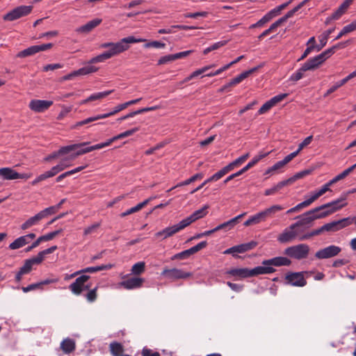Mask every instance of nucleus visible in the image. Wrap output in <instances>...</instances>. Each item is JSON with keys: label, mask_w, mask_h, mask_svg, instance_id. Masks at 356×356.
Segmentation results:
<instances>
[{"label": "nucleus", "mask_w": 356, "mask_h": 356, "mask_svg": "<svg viewBox=\"0 0 356 356\" xmlns=\"http://www.w3.org/2000/svg\"><path fill=\"white\" fill-rule=\"evenodd\" d=\"M146 41L143 38H136L133 35L121 39L118 42H104L100 45L101 48L108 49L102 54L92 58L88 63L92 64L102 63L115 56H117L129 49V44L138 43Z\"/></svg>", "instance_id": "1"}, {"label": "nucleus", "mask_w": 356, "mask_h": 356, "mask_svg": "<svg viewBox=\"0 0 356 356\" xmlns=\"http://www.w3.org/2000/svg\"><path fill=\"white\" fill-rule=\"evenodd\" d=\"M345 198L343 196L341 200L322 204L310 209L309 212H312V216L314 220L324 218L346 207L348 203L345 202Z\"/></svg>", "instance_id": "2"}, {"label": "nucleus", "mask_w": 356, "mask_h": 356, "mask_svg": "<svg viewBox=\"0 0 356 356\" xmlns=\"http://www.w3.org/2000/svg\"><path fill=\"white\" fill-rule=\"evenodd\" d=\"M309 247L305 243L288 247L284 251V254L297 260L306 259L309 255Z\"/></svg>", "instance_id": "3"}, {"label": "nucleus", "mask_w": 356, "mask_h": 356, "mask_svg": "<svg viewBox=\"0 0 356 356\" xmlns=\"http://www.w3.org/2000/svg\"><path fill=\"white\" fill-rule=\"evenodd\" d=\"M89 275H81L69 286V289L75 296H80L84 291L90 290L91 284L88 283Z\"/></svg>", "instance_id": "4"}, {"label": "nucleus", "mask_w": 356, "mask_h": 356, "mask_svg": "<svg viewBox=\"0 0 356 356\" xmlns=\"http://www.w3.org/2000/svg\"><path fill=\"white\" fill-rule=\"evenodd\" d=\"M312 212L309 211L305 212L304 213L298 216L295 218L298 220L292 224V227H296L299 231L300 234H304L305 231L310 228L313 225L314 221L312 216Z\"/></svg>", "instance_id": "5"}, {"label": "nucleus", "mask_w": 356, "mask_h": 356, "mask_svg": "<svg viewBox=\"0 0 356 356\" xmlns=\"http://www.w3.org/2000/svg\"><path fill=\"white\" fill-rule=\"evenodd\" d=\"M33 9L31 6H20L15 8L3 16L4 21L13 22L29 15Z\"/></svg>", "instance_id": "6"}, {"label": "nucleus", "mask_w": 356, "mask_h": 356, "mask_svg": "<svg viewBox=\"0 0 356 356\" xmlns=\"http://www.w3.org/2000/svg\"><path fill=\"white\" fill-rule=\"evenodd\" d=\"M299 231L300 230H297L296 227H292L291 224L278 235L277 241L280 243H288L293 241L296 238L299 240V236L302 235L299 233Z\"/></svg>", "instance_id": "7"}, {"label": "nucleus", "mask_w": 356, "mask_h": 356, "mask_svg": "<svg viewBox=\"0 0 356 356\" xmlns=\"http://www.w3.org/2000/svg\"><path fill=\"white\" fill-rule=\"evenodd\" d=\"M87 144H88V143H81L61 147L58 151L54 152L49 155H48L47 157H45L44 161H49L60 156L67 154L70 152L74 151L83 146H85Z\"/></svg>", "instance_id": "8"}, {"label": "nucleus", "mask_w": 356, "mask_h": 356, "mask_svg": "<svg viewBox=\"0 0 356 356\" xmlns=\"http://www.w3.org/2000/svg\"><path fill=\"white\" fill-rule=\"evenodd\" d=\"M304 272H296L286 274L285 276L286 284L300 287L305 286L307 281L304 277Z\"/></svg>", "instance_id": "9"}, {"label": "nucleus", "mask_w": 356, "mask_h": 356, "mask_svg": "<svg viewBox=\"0 0 356 356\" xmlns=\"http://www.w3.org/2000/svg\"><path fill=\"white\" fill-rule=\"evenodd\" d=\"M40 263L36 259L33 257L25 260L24 265L19 268V271L15 275V282H20L24 275L29 274L33 266L35 264H40Z\"/></svg>", "instance_id": "10"}, {"label": "nucleus", "mask_w": 356, "mask_h": 356, "mask_svg": "<svg viewBox=\"0 0 356 356\" xmlns=\"http://www.w3.org/2000/svg\"><path fill=\"white\" fill-rule=\"evenodd\" d=\"M185 227L182 224L181 221H180L179 223L174 225L171 227H168L163 229L161 231H159L155 234L156 238H161V240H164L168 237H170L175 234L176 233L179 232L181 229H184Z\"/></svg>", "instance_id": "11"}, {"label": "nucleus", "mask_w": 356, "mask_h": 356, "mask_svg": "<svg viewBox=\"0 0 356 356\" xmlns=\"http://www.w3.org/2000/svg\"><path fill=\"white\" fill-rule=\"evenodd\" d=\"M341 249L334 245L321 249L315 254V257L319 259H328L337 256Z\"/></svg>", "instance_id": "12"}, {"label": "nucleus", "mask_w": 356, "mask_h": 356, "mask_svg": "<svg viewBox=\"0 0 356 356\" xmlns=\"http://www.w3.org/2000/svg\"><path fill=\"white\" fill-rule=\"evenodd\" d=\"M161 275L167 277L169 279L179 280L190 277L192 276V273L189 272H184L181 269L175 268L172 269H163L161 273Z\"/></svg>", "instance_id": "13"}, {"label": "nucleus", "mask_w": 356, "mask_h": 356, "mask_svg": "<svg viewBox=\"0 0 356 356\" xmlns=\"http://www.w3.org/2000/svg\"><path fill=\"white\" fill-rule=\"evenodd\" d=\"M51 105H53L52 101L32 99L29 104V107L35 113H43L48 110Z\"/></svg>", "instance_id": "14"}, {"label": "nucleus", "mask_w": 356, "mask_h": 356, "mask_svg": "<svg viewBox=\"0 0 356 356\" xmlns=\"http://www.w3.org/2000/svg\"><path fill=\"white\" fill-rule=\"evenodd\" d=\"M209 206L206 204L202 208L196 210L194 211L191 216L183 219L181 221L182 224L185 227L190 225L192 222L196 221L197 220L204 217L207 213V209H209Z\"/></svg>", "instance_id": "15"}, {"label": "nucleus", "mask_w": 356, "mask_h": 356, "mask_svg": "<svg viewBox=\"0 0 356 356\" xmlns=\"http://www.w3.org/2000/svg\"><path fill=\"white\" fill-rule=\"evenodd\" d=\"M262 265L270 266H289L291 261L286 257H276L269 259H265L261 262Z\"/></svg>", "instance_id": "16"}, {"label": "nucleus", "mask_w": 356, "mask_h": 356, "mask_svg": "<svg viewBox=\"0 0 356 356\" xmlns=\"http://www.w3.org/2000/svg\"><path fill=\"white\" fill-rule=\"evenodd\" d=\"M144 279L140 277H133L120 283V285L127 290L138 289L141 287Z\"/></svg>", "instance_id": "17"}, {"label": "nucleus", "mask_w": 356, "mask_h": 356, "mask_svg": "<svg viewBox=\"0 0 356 356\" xmlns=\"http://www.w3.org/2000/svg\"><path fill=\"white\" fill-rule=\"evenodd\" d=\"M58 282V279H57V278H55V279H46V280H42V281H41L40 282L33 283V284L28 285L27 286H23L22 288V290L24 293H28V292H29L31 291H33V290H36V289H41L42 286L43 285H47V284H53V283H56Z\"/></svg>", "instance_id": "18"}, {"label": "nucleus", "mask_w": 356, "mask_h": 356, "mask_svg": "<svg viewBox=\"0 0 356 356\" xmlns=\"http://www.w3.org/2000/svg\"><path fill=\"white\" fill-rule=\"evenodd\" d=\"M323 62L319 55L309 58L302 65V70H314L317 69Z\"/></svg>", "instance_id": "19"}, {"label": "nucleus", "mask_w": 356, "mask_h": 356, "mask_svg": "<svg viewBox=\"0 0 356 356\" xmlns=\"http://www.w3.org/2000/svg\"><path fill=\"white\" fill-rule=\"evenodd\" d=\"M102 22L100 18H95L92 20L89 21L86 24L79 26L76 29V32L81 33H88L95 28L98 26Z\"/></svg>", "instance_id": "20"}, {"label": "nucleus", "mask_w": 356, "mask_h": 356, "mask_svg": "<svg viewBox=\"0 0 356 356\" xmlns=\"http://www.w3.org/2000/svg\"><path fill=\"white\" fill-rule=\"evenodd\" d=\"M227 275L238 279H245L250 277V269L248 268H232L226 271Z\"/></svg>", "instance_id": "21"}, {"label": "nucleus", "mask_w": 356, "mask_h": 356, "mask_svg": "<svg viewBox=\"0 0 356 356\" xmlns=\"http://www.w3.org/2000/svg\"><path fill=\"white\" fill-rule=\"evenodd\" d=\"M276 271L275 268L270 266H259L252 269H250V277L259 275L270 274Z\"/></svg>", "instance_id": "22"}, {"label": "nucleus", "mask_w": 356, "mask_h": 356, "mask_svg": "<svg viewBox=\"0 0 356 356\" xmlns=\"http://www.w3.org/2000/svg\"><path fill=\"white\" fill-rule=\"evenodd\" d=\"M264 65V64L261 63L257 67H254L248 70L243 72L241 74H240L239 75H238L237 76H236L235 78H234L231 80L232 81V83L234 86L240 83L243 79L248 77L250 74H252L254 72L257 71L259 68L262 67Z\"/></svg>", "instance_id": "23"}, {"label": "nucleus", "mask_w": 356, "mask_h": 356, "mask_svg": "<svg viewBox=\"0 0 356 356\" xmlns=\"http://www.w3.org/2000/svg\"><path fill=\"white\" fill-rule=\"evenodd\" d=\"M257 242L251 241L248 243H242L238 245L233 246L234 254L244 253L247 251L254 249L257 245Z\"/></svg>", "instance_id": "24"}, {"label": "nucleus", "mask_w": 356, "mask_h": 356, "mask_svg": "<svg viewBox=\"0 0 356 356\" xmlns=\"http://www.w3.org/2000/svg\"><path fill=\"white\" fill-rule=\"evenodd\" d=\"M60 348L65 354L72 353L76 348V343L74 339L66 338L60 343Z\"/></svg>", "instance_id": "25"}, {"label": "nucleus", "mask_w": 356, "mask_h": 356, "mask_svg": "<svg viewBox=\"0 0 356 356\" xmlns=\"http://www.w3.org/2000/svg\"><path fill=\"white\" fill-rule=\"evenodd\" d=\"M0 177L6 180H13L17 179V172L10 168H0Z\"/></svg>", "instance_id": "26"}, {"label": "nucleus", "mask_w": 356, "mask_h": 356, "mask_svg": "<svg viewBox=\"0 0 356 356\" xmlns=\"http://www.w3.org/2000/svg\"><path fill=\"white\" fill-rule=\"evenodd\" d=\"M42 217L40 216V212L35 214L34 216L29 218L26 220L22 225L21 229L23 230L27 229L31 227L38 225L39 222L42 220Z\"/></svg>", "instance_id": "27"}, {"label": "nucleus", "mask_w": 356, "mask_h": 356, "mask_svg": "<svg viewBox=\"0 0 356 356\" xmlns=\"http://www.w3.org/2000/svg\"><path fill=\"white\" fill-rule=\"evenodd\" d=\"M109 350L112 356H120L124 349L121 343L114 341L109 344Z\"/></svg>", "instance_id": "28"}, {"label": "nucleus", "mask_w": 356, "mask_h": 356, "mask_svg": "<svg viewBox=\"0 0 356 356\" xmlns=\"http://www.w3.org/2000/svg\"><path fill=\"white\" fill-rule=\"evenodd\" d=\"M265 219L263 216L261 211L252 216H250L243 223L244 226L248 227L252 225H257L261 222H264Z\"/></svg>", "instance_id": "29"}, {"label": "nucleus", "mask_w": 356, "mask_h": 356, "mask_svg": "<svg viewBox=\"0 0 356 356\" xmlns=\"http://www.w3.org/2000/svg\"><path fill=\"white\" fill-rule=\"evenodd\" d=\"M173 29H178L179 30H193L195 29L196 27L192 26H186V25H173L171 26L168 29H161L158 31L159 34H169L173 33Z\"/></svg>", "instance_id": "30"}, {"label": "nucleus", "mask_w": 356, "mask_h": 356, "mask_svg": "<svg viewBox=\"0 0 356 356\" xmlns=\"http://www.w3.org/2000/svg\"><path fill=\"white\" fill-rule=\"evenodd\" d=\"M203 177H204L203 173H202V172L197 173V174L193 175L192 177H191L189 179H187L181 182L178 183L176 186L170 188L168 190V191H171L172 190H173L174 188H177V187H181V186L188 185V184L195 181L196 180L202 179Z\"/></svg>", "instance_id": "31"}, {"label": "nucleus", "mask_w": 356, "mask_h": 356, "mask_svg": "<svg viewBox=\"0 0 356 356\" xmlns=\"http://www.w3.org/2000/svg\"><path fill=\"white\" fill-rule=\"evenodd\" d=\"M283 207L281 205L275 204L270 207L269 208H267L261 211V212L266 221L268 218L273 217L276 212L281 211Z\"/></svg>", "instance_id": "32"}, {"label": "nucleus", "mask_w": 356, "mask_h": 356, "mask_svg": "<svg viewBox=\"0 0 356 356\" xmlns=\"http://www.w3.org/2000/svg\"><path fill=\"white\" fill-rule=\"evenodd\" d=\"M26 236H22L17 238H16L13 242H12L9 245V248L10 250H16L18 248H20L25 245L28 244L29 243V241H27L26 238Z\"/></svg>", "instance_id": "33"}, {"label": "nucleus", "mask_w": 356, "mask_h": 356, "mask_svg": "<svg viewBox=\"0 0 356 356\" xmlns=\"http://www.w3.org/2000/svg\"><path fill=\"white\" fill-rule=\"evenodd\" d=\"M113 267L112 264H107V265H101L97 266H93V267H87L83 269L80 270V272L81 274L86 273H95L100 270H108L111 269Z\"/></svg>", "instance_id": "34"}, {"label": "nucleus", "mask_w": 356, "mask_h": 356, "mask_svg": "<svg viewBox=\"0 0 356 356\" xmlns=\"http://www.w3.org/2000/svg\"><path fill=\"white\" fill-rule=\"evenodd\" d=\"M88 64L89 65L76 70L75 74H76L77 76H83L96 72L98 70V67L92 65L90 63Z\"/></svg>", "instance_id": "35"}, {"label": "nucleus", "mask_w": 356, "mask_h": 356, "mask_svg": "<svg viewBox=\"0 0 356 356\" xmlns=\"http://www.w3.org/2000/svg\"><path fill=\"white\" fill-rule=\"evenodd\" d=\"M86 167H87V165H81V166H79L73 170L65 172L62 173L61 175H60L59 176H58L56 179V182H60L65 177L72 175L76 172H79L81 170L86 168Z\"/></svg>", "instance_id": "36"}, {"label": "nucleus", "mask_w": 356, "mask_h": 356, "mask_svg": "<svg viewBox=\"0 0 356 356\" xmlns=\"http://www.w3.org/2000/svg\"><path fill=\"white\" fill-rule=\"evenodd\" d=\"M104 114H99V115H95V116H92V117H90V118H88L83 120H81V121H79V122H77L73 127L72 128L74 129H76L79 127H81V126H83V125H85V124H88L90 122H95L96 120H101V119H104Z\"/></svg>", "instance_id": "37"}, {"label": "nucleus", "mask_w": 356, "mask_h": 356, "mask_svg": "<svg viewBox=\"0 0 356 356\" xmlns=\"http://www.w3.org/2000/svg\"><path fill=\"white\" fill-rule=\"evenodd\" d=\"M104 114H99V115H95V116H92V117H90V118H88L83 120H81V121H79V122H77L73 127L72 128L74 129H76L79 127H81V126H83V125H85V124H88L90 122H95L96 120H101V119H104Z\"/></svg>", "instance_id": "38"}, {"label": "nucleus", "mask_w": 356, "mask_h": 356, "mask_svg": "<svg viewBox=\"0 0 356 356\" xmlns=\"http://www.w3.org/2000/svg\"><path fill=\"white\" fill-rule=\"evenodd\" d=\"M323 232H325L324 229H323V226H321V227L314 229L310 232H307L306 234H302V236H300L299 241L307 240V239L310 238L311 237L320 235Z\"/></svg>", "instance_id": "39"}, {"label": "nucleus", "mask_w": 356, "mask_h": 356, "mask_svg": "<svg viewBox=\"0 0 356 356\" xmlns=\"http://www.w3.org/2000/svg\"><path fill=\"white\" fill-rule=\"evenodd\" d=\"M284 186H287L285 180L278 182L275 186L265 191L264 195L266 196L274 195L276 192L281 190Z\"/></svg>", "instance_id": "40"}, {"label": "nucleus", "mask_w": 356, "mask_h": 356, "mask_svg": "<svg viewBox=\"0 0 356 356\" xmlns=\"http://www.w3.org/2000/svg\"><path fill=\"white\" fill-rule=\"evenodd\" d=\"M309 173H310V170H307L299 172L296 173V175H294L293 176H292L291 177H290L287 179H285V181H286L287 186L291 185L296 180L304 177L305 176L309 175Z\"/></svg>", "instance_id": "41"}, {"label": "nucleus", "mask_w": 356, "mask_h": 356, "mask_svg": "<svg viewBox=\"0 0 356 356\" xmlns=\"http://www.w3.org/2000/svg\"><path fill=\"white\" fill-rule=\"evenodd\" d=\"M350 6L348 1L344 0L339 7L334 12L335 18H340L347 10L348 7Z\"/></svg>", "instance_id": "42"}, {"label": "nucleus", "mask_w": 356, "mask_h": 356, "mask_svg": "<svg viewBox=\"0 0 356 356\" xmlns=\"http://www.w3.org/2000/svg\"><path fill=\"white\" fill-rule=\"evenodd\" d=\"M145 270V263L144 261H139L136 263L131 267V273L135 275L142 274Z\"/></svg>", "instance_id": "43"}, {"label": "nucleus", "mask_w": 356, "mask_h": 356, "mask_svg": "<svg viewBox=\"0 0 356 356\" xmlns=\"http://www.w3.org/2000/svg\"><path fill=\"white\" fill-rule=\"evenodd\" d=\"M35 47V46H34V45L31 46V47H28L27 49H25L21 51H19L17 54L16 57L26 58V57L31 56H33V55L37 54Z\"/></svg>", "instance_id": "44"}, {"label": "nucleus", "mask_w": 356, "mask_h": 356, "mask_svg": "<svg viewBox=\"0 0 356 356\" xmlns=\"http://www.w3.org/2000/svg\"><path fill=\"white\" fill-rule=\"evenodd\" d=\"M57 249L58 247L56 245H53L47 249L40 251L35 257L39 262L41 263L44 260L45 255L53 253Z\"/></svg>", "instance_id": "45"}, {"label": "nucleus", "mask_w": 356, "mask_h": 356, "mask_svg": "<svg viewBox=\"0 0 356 356\" xmlns=\"http://www.w3.org/2000/svg\"><path fill=\"white\" fill-rule=\"evenodd\" d=\"M97 289L98 286H95L93 289L89 290L86 294H84V297L87 300L88 302H94L97 298Z\"/></svg>", "instance_id": "46"}, {"label": "nucleus", "mask_w": 356, "mask_h": 356, "mask_svg": "<svg viewBox=\"0 0 356 356\" xmlns=\"http://www.w3.org/2000/svg\"><path fill=\"white\" fill-rule=\"evenodd\" d=\"M325 232H335L339 229L337 220L332 221L323 225Z\"/></svg>", "instance_id": "47"}, {"label": "nucleus", "mask_w": 356, "mask_h": 356, "mask_svg": "<svg viewBox=\"0 0 356 356\" xmlns=\"http://www.w3.org/2000/svg\"><path fill=\"white\" fill-rule=\"evenodd\" d=\"M112 92H113V90H107V91L99 92L92 94L90 96H89L88 97V101L92 102V101L103 99V98L107 97L108 95H109L110 94H111Z\"/></svg>", "instance_id": "48"}, {"label": "nucleus", "mask_w": 356, "mask_h": 356, "mask_svg": "<svg viewBox=\"0 0 356 356\" xmlns=\"http://www.w3.org/2000/svg\"><path fill=\"white\" fill-rule=\"evenodd\" d=\"M355 217H347L337 220L339 229H342L354 222Z\"/></svg>", "instance_id": "49"}, {"label": "nucleus", "mask_w": 356, "mask_h": 356, "mask_svg": "<svg viewBox=\"0 0 356 356\" xmlns=\"http://www.w3.org/2000/svg\"><path fill=\"white\" fill-rule=\"evenodd\" d=\"M310 205L309 202H308L307 200H305V201L299 203L298 204H297L296 207H293V208H291L290 209H289L287 211H286V213L287 214H289V213H295V212H298L299 211H300L301 209H302L303 208H305V207H307Z\"/></svg>", "instance_id": "50"}, {"label": "nucleus", "mask_w": 356, "mask_h": 356, "mask_svg": "<svg viewBox=\"0 0 356 356\" xmlns=\"http://www.w3.org/2000/svg\"><path fill=\"white\" fill-rule=\"evenodd\" d=\"M270 152L260 154L257 156H255L246 165L245 167L249 170L255 165L261 159L265 158L266 156L269 154Z\"/></svg>", "instance_id": "51"}, {"label": "nucleus", "mask_w": 356, "mask_h": 356, "mask_svg": "<svg viewBox=\"0 0 356 356\" xmlns=\"http://www.w3.org/2000/svg\"><path fill=\"white\" fill-rule=\"evenodd\" d=\"M327 192L325 187H323V186L318 190L315 191L312 195L307 199L308 202L311 204L313 203L316 200H317L319 197L323 195L324 193Z\"/></svg>", "instance_id": "52"}, {"label": "nucleus", "mask_w": 356, "mask_h": 356, "mask_svg": "<svg viewBox=\"0 0 356 356\" xmlns=\"http://www.w3.org/2000/svg\"><path fill=\"white\" fill-rule=\"evenodd\" d=\"M126 108H127L126 102L121 104H118L113 108V110L112 111H111L109 113H104V116L105 118H107L108 117L115 115L116 113L125 109Z\"/></svg>", "instance_id": "53"}, {"label": "nucleus", "mask_w": 356, "mask_h": 356, "mask_svg": "<svg viewBox=\"0 0 356 356\" xmlns=\"http://www.w3.org/2000/svg\"><path fill=\"white\" fill-rule=\"evenodd\" d=\"M226 44H227V41H225V40L224 41L217 42L213 44L212 45H211L210 47L206 48L204 50L203 54H207L209 52H211V51L218 49L220 47L225 46Z\"/></svg>", "instance_id": "54"}, {"label": "nucleus", "mask_w": 356, "mask_h": 356, "mask_svg": "<svg viewBox=\"0 0 356 356\" xmlns=\"http://www.w3.org/2000/svg\"><path fill=\"white\" fill-rule=\"evenodd\" d=\"M344 84H346V83H345V80H343V79H341L339 81H337V83H334V85H333L332 87H330L326 91V92L324 94L323 97H327L329 95H330L332 92H335L339 88H340L341 86H343Z\"/></svg>", "instance_id": "55"}, {"label": "nucleus", "mask_w": 356, "mask_h": 356, "mask_svg": "<svg viewBox=\"0 0 356 356\" xmlns=\"http://www.w3.org/2000/svg\"><path fill=\"white\" fill-rule=\"evenodd\" d=\"M63 232L62 229L49 232L45 235L41 236V238L42 239V241H49L50 240H52L54 237L60 234Z\"/></svg>", "instance_id": "56"}, {"label": "nucleus", "mask_w": 356, "mask_h": 356, "mask_svg": "<svg viewBox=\"0 0 356 356\" xmlns=\"http://www.w3.org/2000/svg\"><path fill=\"white\" fill-rule=\"evenodd\" d=\"M356 168V163L351 165L348 168L344 170L342 172L337 175L335 177L337 181H340L346 177L355 168Z\"/></svg>", "instance_id": "57"}, {"label": "nucleus", "mask_w": 356, "mask_h": 356, "mask_svg": "<svg viewBox=\"0 0 356 356\" xmlns=\"http://www.w3.org/2000/svg\"><path fill=\"white\" fill-rule=\"evenodd\" d=\"M335 49L333 47H331L330 48L326 49L325 51H323L321 54H318L321 58L322 59L323 62L324 63L328 58H330L332 54L335 53Z\"/></svg>", "instance_id": "58"}, {"label": "nucleus", "mask_w": 356, "mask_h": 356, "mask_svg": "<svg viewBox=\"0 0 356 356\" xmlns=\"http://www.w3.org/2000/svg\"><path fill=\"white\" fill-rule=\"evenodd\" d=\"M138 131H139V127H134L133 129L125 131L115 136H116L117 139L119 140V139H122V138L130 136L133 135L134 134H135L136 132H137Z\"/></svg>", "instance_id": "59"}, {"label": "nucleus", "mask_w": 356, "mask_h": 356, "mask_svg": "<svg viewBox=\"0 0 356 356\" xmlns=\"http://www.w3.org/2000/svg\"><path fill=\"white\" fill-rule=\"evenodd\" d=\"M306 71L307 70H302V67H301L296 72L293 73L291 75V76L289 78V81H294V82L299 81L300 79H301L303 77V73Z\"/></svg>", "instance_id": "60"}, {"label": "nucleus", "mask_w": 356, "mask_h": 356, "mask_svg": "<svg viewBox=\"0 0 356 356\" xmlns=\"http://www.w3.org/2000/svg\"><path fill=\"white\" fill-rule=\"evenodd\" d=\"M355 29H353V27L351 26L350 24L345 26L342 30L339 33V34L337 35V37L334 38V40H339L340 39L343 35H346V34H348L350 32H353L354 31Z\"/></svg>", "instance_id": "61"}, {"label": "nucleus", "mask_w": 356, "mask_h": 356, "mask_svg": "<svg viewBox=\"0 0 356 356\" xmlns=\"http://www.w3.org/2000/svg\"><path fill=\"white\" fill-rule=\"evenodd\" d=\"M165 47V43L161 42L160 41H156V40L147 42L144 44L145 48L154 47V48L160 49V48H164Z\"/></svg>", "instance_id": "62"}, {"label": "nucleus", "mask_w": 356, "mask_h": 356, "mask_svg": "<svg viewBox=\"0 0 356 356\" xmlns=\"http://www.w3.org/2000/svg\"><path fill=\"white\" fill-rule=\"evenodd\" d=\"M56 211L57 210L56 209V207H54V206H52L40 211V213L42 218H44L49 215L55 213Z\"/></svg>", "instance_id": "63"}, {"label": "nucleus", "mask_w": 356, "mask_h": 356, "mask_svg": "<svg viewBox=\"0 0 356 356\" xmlns=\"http://www.w3.org/2000/svg\"><path fill=\"white\" fill-rule=\"evenodd\" d=\"M142 356H160V353L159 352H154L152 350L144 347L141 352Z\"/></svg>", "instance_id": "64"}]
</instances>
